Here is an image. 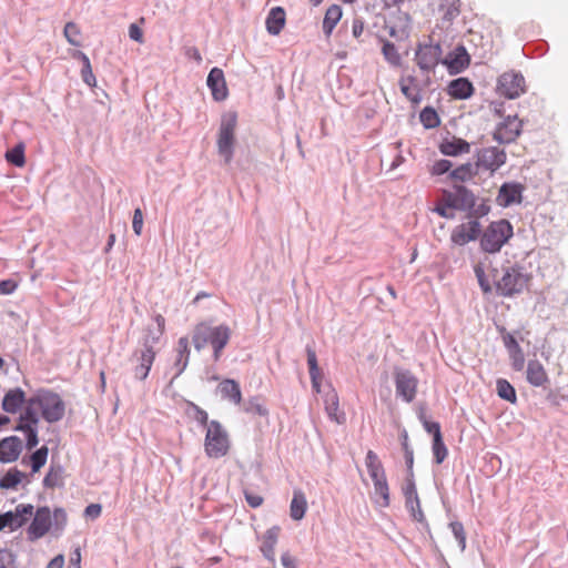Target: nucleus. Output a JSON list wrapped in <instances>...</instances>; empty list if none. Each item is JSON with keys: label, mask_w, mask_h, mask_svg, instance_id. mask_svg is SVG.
I'll use <instances>...</instances> for the list:
<instances>
[{"label": "nucleus", "mask_w": 568, "mask_h": 568, "mask_svg": "<svg viewBox=\"0 0 568 568\" xmlns=\"http://www.w3.org/2000/svg\"><path fill=\"white\" fill-rule=\"evenodd\" d=\"M365 466L367 468L372 481L386 478L384 466L375 452H367L365 457Z\"/></svg>", "instance_id": "28"}, {"label": "nucleus", "mask_w": 568, "mask_h": 568, "mask_svg": "<svg viewBox=\"0 0 568 568\" xmlns=\"http://www.w3.org/2000/svg\"><path fill=\"white\" fill-rule=\"evenodd\" d=\"M17 283L12 280L0 281V294H12L17 288Z\"/></svg>", "instance_id": "63"}, {"label": "nucleus", "mask_w": 568, "mask_h": 568, "mask_svg": "<svg viewBox=\"0 0 568 568\" xmlns=\"http://www.w3.org/2000/svg\"><path fill=\"white\" fill-rule=\"evenodd\" d=\"M475 274H476V277L478 280V283L481 287V290L485 292V293H489L491 291V287L489 285V282L487 281V278L485 277V273H484V270L480 267V266H476L475 267Z\"/></svg>", "instance_id": "61"}, {"label": "nucleus", "mask_w": 568, "mask_h": 568, "mask_svg": "<svg viewBox=\"0 0 568 568\" xmlns=\"http://www.w3.org/2000/svg\"><path fill=\"white\" fill-rule=\"evenodd\" d=\"M49 454V448L47 446H41L30 456L32 471L37 473L40 470L42 466L47 463Z\"/></svg>", "instance_id": "45"}, {"label": "nucleus", "mask_w": 568, "mask_h": 568, "mask_svg": "<svg viewBox=\"0 0 568 568\" xmlns=\"http://www.w3.org/2000/svg\"><path fill=\"white\" fill-rule=\"evenodd\" d=\"M419 119L426 129H433L439 124V116L437 112L429 106H426L425 109L422 110Z\"/></svg>", "instance_id": "46"}, {"label": "nucleus", "mask_w": 568, "mask_h": 568, "mask_svg": "<svg viewBox=\"0 0 568 568\" xmlns=\"http://www.w3.org/2000/svg\"><path fill=\"white\" fill-rule=\"evenodd\" d=\"M33 519L28 527L27 535L30 541L42 538L52 527V517L49 507H40L33 511Z\"/></svg>", "instance_id": "12"}, {"label": "nucleus", "mask_w": 568, "mask_h": 568, "mask_svg": "<svg viewBox=\"0 0 568 568\" xmlns=\"http://www.w3.org/2000/svg\"><path fill=\"white\" fill-rule=\"evenodd\" d=\"M439 150L445 155L457 156L459 154L469 153L470 144L460 138L454 136L450 140L443 141Z\"/></svg>", "instance_id": "26"}, {"label": "nucleus", "mask_w": 568, "mask_h": 568, "mask_svg": "<svg viewBox=\"0 0 568 568\" xmlns=\"http://www.w3.org/2000/svg\"><path fill=\"white\" fill-rule=\"evenodd\" d=\"M207 87L215 101H223L227 98L229 91L224 73L220 68H213L206 79Z\"/></svg>", "instance_id": "18"}, {"label": "nucleus", "mask_w": 568, "mask_h": 568, "mask_svg": "<svg viewBox=\"0 0 568 568\" xmlns=\"http://www.w3.org/2000/svg\"><path fill=\"white\" fill-rule=\"evenodd\" d=\"M102 507L100 504H90L84 509V515L87 518L95 519L101 515Z\"/></svg>", "instance_id": "62"}, {"label": "nucleus", "mask_w": 568, "mask_h": 568, "mask_svg": "<svg viewBox=\"0 0 568 568\" xmlns=\"http://www.w3.org/2000/svg\"><path fill=\"white\" fill-rule=\"evenodd\" d=\"M497 394L500 398L508 400L510 403L516 402V390L513 385L503 378H499L496 383Z\"/></svg>", "instance_id": "42"}, {"label": "nucleus", "mask_w": 568, "mask_h": 568, "mask_svg": "<svg viewBox=\"0 0 568 568\" xmlns=\"http://www.w3.org/2000/svg\"><path fill=\"white\" fill-rule=\"evenodd\" d=\"M508 354H509L511 367L517 372L523 371L525 367V355H524L523 349L520 348V349L514 351Z\"/></svg>", "instance_id": "53"}, {"label": "nucleus", "mask_w": 568, "mask_h": 568, "mask_svg": "<svg viewBox=\"0 0 568 568\" xmlns=\"http://www.w3.org/2000/svg\"><path fill=\"white\" fill-rule=\"evenodd\" d=\"M27 400L26 393L20 387H16L4 394L1 406L6 413L16 414Z\"/></svg>", "instance_id": "21"}, {"label": "nucleus", "mask_w": 568, "mask_h": 568, "mask_svg": "<svg viewBox=\"0 0 568 568\" xmlns=\"http://www.w3.org/2000/svg\"><path fill=\"white\" fill-rule=\"evenodd\" d=\"M129 37L138 43L144 42L143 31L138 23H131L129 26Z\"/></svg>", "instance_id": "58"}, {"label": "nucleus", "mask_w": 568, "mask_h": 568, "mask_svg": "<svg viewBox=\"0 0 568 568\" xmlns=\"http://www.w3.org/2000/svg\"><path fill=\"white\" fill-rule=\"evenodd\" d=\"M521 132V121L516 116L508 115L497 124L493 138L501 144L514 142Z\"/></svg>", "instance_id": "14"}, {"label": "nucleus", "mask_w": 568, "mask_h": 568, "mask_svg": "<svg viewBox=\"0 0 568 568\" xmlns=\"http://www.w3.org/2000/svg\"><path fill=\"white\" fill-rule=\"evenodd\" d=\"M33 515V506L31 504H19L14 510L0 515V531L9 528L14 531L24 526Z\"/></svg>", "instance_id": "10"}, {"label": "nucleus", "mask_w": 568, "mask_h": 568, "mask_svg": "<svg viewBox=\"0 0 568 568\" xmlns=\"http://www.w3.org/2000/svg\"><path fill=\"white\" fill-rule=\"evenodd\" d=\"M22 452V442L18 436H9L0 440V463L16 462Z\"/></svg>", "instance_id": "17"}, {"label": "nucleus", "mask_w": 568, "mask_h": 568, "mask_svg": "<svg viewBox=\"0 0 568 568\" xmlns=\"http://www.w3.org/2000/svg\"><path fill=\"white\" fill-rule=\"evenodd\" d=\"M132 229L136 235H141L143 229V213L141 209H135L132 220Z\"/></svg>", "instance_id": "57"}, {"label": "nucleus", "mask_w": 568, "mask_h": 568, "mask_svg": "<svg viewBox=\"0 0 568 568\" xmlns=\"http://www.w3.org/2000/svg\"><path fill=\"white\" fill-rule=\"evenodd\" d=\"M245 410L247 413L256 414V415H260V416H266L267 415V409L265 408V406L257 398L250 399L248 403L245 406Z\"/></svg>", "instance_id": "54"}, {"label": "nucleus", "mask_w": 568, "mask_h": 568, "mask_svg": "<svg viewBox=\"0 0 568 568\" xmlns=\"http://www.w3.org/2000/svg\"><path fill=\"white\" fill-rule=\"evenodd\" d=\"M221 396L225 399L240 404L242 399L240 385L233 379H225L219 385Z\"/></svg>", "instance_id": "36"}, {"label": "nucleus", "mask_w": 568, "mask_h": 568, "mask_svg": "<svg viewBox=\"0 0 568 568\" xmlns=\"http://www.w3.org/2000/svg\"><path fill=\"white\" fill-rule=\"evenodd\" d=\"M63 33L70 44L74 47L81 45L80 29L74 22H68L64 27Z\"/></svg>", "instance_id": "50"}, {"label": "nucleus", "mask_w": 568, "mask_h": 568, "mask_svg": "<svg viewBox=\"0 0 568 568\" xmlns=\"http://www.w3.org/2000/svg\"><path fill=\"white\" fill-rule=\"evenodd\" d=\"M497 201L503 206H509L521 201V186L517 183H505L500 186Z\"/></svg>", "instance_id": "23"}, {"label": "nucleus", "mask_w": 568, "mask_h": 568, "mask_svg": "<svg viewBox=\"0 0 568 568\" xmlns=\"http://www.w3.org/2000/svg\"><path fill=\"white\" fill-rule=\"evenodd\" d=\"M77 57H79L83 62V68L81 70L83 82L90 87L95 85V77L92 72L91 63L88 55L81 51H78Z\"/></svg>", "instance_id": "43"}, {"label": "nucleus", "mask_w": 568, "mask_h": 568, "mask_svg": "<svg viewBox=\"0 0 568 568\" xmlns=\"http://www.w3.org/2000/svg\"><path fill=\"white\" fill-rule=\"evenodd\" d=\"M527 382L535 387H545L549 382L542 364L537 359H530L526 371Z\"/></svg>", "instance_id": "22"}, {"label": "nucleus", "mask_w": 568, "mask_h": 568, "mask_svg": "<svg viewBox=\"0 0 568 568\" xmlns=\"http://www.w3.org/2000/svg\"><path fill=\"white\" fill-rule=\"evenodd\" d=\"M415 79L413 77H408L407 79H402L399 81V87L402 93L413 103L417 104L420 102L422 97L419 91L413 85Z\"/></svg>", "instance_id": "39"}, {"label": "nucleus", "mask_w": 568, "mask_h": 568, "mask_svg": "<svg viewBox=\"0 0 568 568\" xmlns=\"http://www.w3.org/2000/svg\"><path fill=\"white\" fill-rule=\"evenodd\" d=\"M230 449V438L225 428L217 420H211L206 428L204 452L210 458L224 457Z\"/></svg>", "instance_id": "3"}, {"label": "nucleus", "mask_w": 568, "mask_h": 568, "mask_svg": "<svg viewBox=\"0 0 568 568\" xmlns=\"http://www.w3.org/2000/svg\"><path fill=\"white\" fill-rule=\"evenodd\" d=\"M237 124V115L235 112H227L222 115L217 136V151L229 164L234 154L235 129Z\"/></svg>", "instance_id": "5"}, {"label": "nucleus", "mask_w": 568, "mask_h": 568, "mask_svg": "<svg viewBox=\"0 0 568 568\" xmlns=\"http://www.w3.org/2000/svg\"><path fill=\"white\" fill-rule=\"evenodd\" d=\"M155 327L148 326L139 342V347L133 352L131 359L138 364L134 367L136 379L144 381L151 371L158 349L155 346L164 333L165 320L161 314L154 317Z\"/></svg>", "instance_id": "1"}, {"label": "nucleus", "mask_w": 568, "mask_h": 568, "mask_svg": "<svg viewBox=\"0 0 568 568\" xmlns=\"http://www.w3.org/2000/svg\"><path fill=\"white\" fill-rule=\"evenodd\" d=\"M24 478V474L17 468L10 469L7 474L0 479V488L2 489H12L21 483Z\"/></svg>", "instance_id": "40"}, {"label": "nucleus", "mask_w": 568, "mask_h": 568, "mask_svg": "<svg viewBox=\"0 0 568 568\" xmlns=\"http://www.w3.org/2000/svg\"><path fill=\"white\" fill-rule=\"evenodd\" d=\"M307 500L302 490H294L290 505V516L293 520H301L306 513Z\"/></svg>", "instance_id": "32"}, {"label": "nucleus", "mask_w": 568, "mask_h": 568, "mask_svg": "<svg viewBox=\"0 0 568 568\" xmlns=\"http://www.w3.org/2000/svg\"><path fill=\"white\" fill-rule=\"evenodd\" d=\"M324 406L328 417L337 424L345 422V414L339 413V400L335 389H329L324 394Z\"/></svg>", "instance_id": "25"}, {"label": "nucleus", "mask_w": 568, "mask_h": 568, "mask_svg": "<svg viewBox=\"0 0 568 568\" xmlns=\"http://www.w3.org/2000/svg\"><path fill=\"white\" fill-rule=\"evenodd\" d=\"M456 194V210L459 211H469L475 205V195L471 191L466 189L463 185L455 186Z\"/></svg>", "instance_id": "34"}, {"label": "nucleus", "mask_w": 568, "mask_h": 568, "mask_svg": "<svg viewBox=\"0 0 568 568\" xmlns=\"http://www.w3.org/2000/svg\"><path fill=\"white\" fill-rule=\"evenodd\" d=\"M433 454L435 457L436 464H442L447 456V448L443 442L442 434H437L435 438H433Z\"/></svg>", "instance_id": "48"}, {"label": "nucleus", "mask_w": 568, "mask_h": 568, "mask_svg": "<svg viewBox=\"0 0 568 568\" xmlns=\"http://www.w3.org/2000/svg\"><path fill=\"white\" fill-rule=\"evenodd\" d=\"M374 484V497L375 501L381 507H388L389 506V487L387 483V478L373 481Z\"/></svg>", "instance_id": "37"}, {"label": "nucleus", "mask_w": 568, "mask_h": 568, "mask_svg": "<svg viewBox=\"0 0 568 568\" xmlns=\"http://www.w3.org/2000/svg\"><path fill=\"white\" fill-rule=\"evenodd\" d=\"M433 211L445 219H454L455 216L454 211L442 201L436 204Z\"/></svg>", "instance_id": "60"}, {"label": "nucleus", "mask_w": 568, "mask_h": 568, "mask_svg": "<svg viewBox=\"0 0 568 568\" xmlns=\"http://www.w3.org/2000/svg\"><path fill=\"white\" fill-rule=\"evenodd\" d=\"M503 342H504V345H505L506 349L508 351V353H511L514 351L521 348L520 345L518 344L517 339L510 333H506L503 335Z\"/></svg>", "instance_id": "59"}, {"label": "nucleus", "mask_w": 568, "mask_h": 568, "mask_svg": "<svg viewBox=\"0 0 568 568\" xmlns=\"http://www.w3.org/2000/svg\"><path fill=\"white\" fill-rule=\"evenodd\" d=\"M474 92V87L466 78L453 80L448 85L450 97L459 100L468 99Z\"/></svg>", "instance_id": "27"}, {"label": "nucleus", "mask_w": 568, "mask_h": 568, "mask_svg": "<svg viewBox=\"0 0 568 568\" xmlns=\"http://www.w3.org/2000/svg\"><path fill=\"white\" fill-rule=\"evenodd\" d=\"M506 152L499 146H488L480 149L476 154V163L478 168H483L490 172L497 171L506 163Z\"/></svg>", "instance_id": "11"}, {"label": "nucleus", "mask_w": 568, "mask_h": 568, "mask_svg": "<svg viewBox=\"0 0 568 568\" xmlns=\"http://www.w3.org/2000/svg\"><path fill=\"white\" fill-rule=\"evenodd\" d=\"M442 53L439 43L419 44L415 52V61L423 72L430 73L443 61Z\"/></svg>", "instance_id": "9"}, {"label": "nucleus", "mask_w": 568, "mask_h": 568, "mask_svg": "<svg viewBox=\"0 0 568 568\" xmlns=\"http://www.w3.org/2000/svg\"><path fill=\"white\" fill-rule=\"evenodd\" d=\"M497 92L510 100L519 98L526 92V81L520 72L510 70L499 75Z\"/></svg>", "instance_id": "8"}, {"label": "nucleus", "mask_w": 568, "mask_h": 568, "mask_svg": "<svg viewBox=\"0 0 568 568\" xmlns=\"http://www.w3.org/2000/svg\"><path fill=\"white\" fill-rule=\"evenodd\" d=\"M306 354H307V364H308L312 387L316 393H320L321 392L322 374H321L320 367L317 365L316 353L310 345H307Z\"/></svg>", "instance_id": "31"}, {"label": "nucleus", "mask_w": 568, "mask_h": 568, "mask_svg": "<svg viewBox=\"0 0 568 568\" xmlns=\"http://www.w3.org/2000/svg\"><path fill=\"white\" fill-rule=\"evenodd\" d=\"M382 52H383V55L385 58V60L394 65V67H397L399 65L400 63V55L395 47L394 43L389 42V41H386L384 42L383 44V48H382Z\"/></svg>", "instance_id": "47"}, {"label": "nucleus", "mask_w": 568, "mask_h": 568, "mask_svg": "<svg viewBox=\"0 0 568 568\" xmlns=\"http://www.w3.org/2000/svg\"><path fill=\"white\" fill-rule=\"evenodd\" d=\"M529 276L519 266H508L501 270V276L495 280L499 295L513 296L523 292L527 286Z\"/></svg>", "instance_id": "6"}, {"label": "nucleus", "mask_w": 568, "mask_h": 568, "mask_svg": "<svg viewBox=\"0 0 568 568\" xmlns=\"http://www.w3.org/2000/svg\"><path fill=\"white\" fill-rule=\"evenodd\" d=\"M33 403H39L41 416L48 423H57L64 416L65 404L57 393L41 390L36 394Z\"/></svg>", "instance_id": "7"}, {"label": "nucleus", "mask_w": 568, "mask_h": 568, "mask_svg": "<svg viewBox=\"0 0 568 568\" xmlns=\"http://www.w3.org/2000/svg\"><path fill=\"white\" fill-rule=\"evenodd\" d=\"M418 379L409 372L398 369L395 372L396 395L406 403H410L416 397Z\"/></svg>", "instance_id": "13"}, {"label": "nucleus", "mask_w": 568, "mask_h": 568, "mask_svg": "<svg viewBox=\"0 0 568 568\" xmlns=\"http://www.w3.org/2000/svg\"><path fill=\"white\" fill-rule=\"evenodd\" d=\"M470 62L469 54L465 47H457L446 59L442 61L443 64L448 67L450 73H459L468 67Z\"/></svg>", "instance_id": "20"}, {"label": "nucleus", "mask_w": 568, "mask_h": 568, "mask_svg": "<svg viewBox=\"0 0 568 568\" xmlns=\"http://www.w3.org/2000/svg\"><path fill=\"white\" fill-rule=\"evenodd\" d=\"M280 527L273 526L266 530L263 536L261 551L264 557L271 561L273 565L275 564V546L278 540Z\"/></svg>", "instance_id": "24"}, {"label": "nucleus", "mask_w": 568, "mask_h": 568, "mask_svg": "<svg viewBox=\"0 0 568 568\" xmlns=\"http://www.w3.org/2000/svg\"><path fill=\"white\" fill-rule=\"evenodd\" d=\"M438 12L444 21L450 22L459 13L458 0H438Z\"/></svg>", "instance_id": "38"}, {"label": "nucleus", "mask_w": 568, "mask_h": 568, "mask_svg": "<svg viewBox=\"0 0 568 568\" xmlns=\"http://www.w3.org/2000/svg\"><path fill=\"white\" fill-rule=\"evenodd\" d=\"M405 496V506L414 520L425 523V515L420 508L417 489L413 478H408L403 489Z\"/></svg>", "instance_id": "16"}, {"label": "nucleus", "mask_w": 568, "mask_h": 568, "mask_svg": "<svg viewBox=\"0 0 568 568\" xmlns=\"http://www.w3.org/2000/svg\"><path fill=\"white\" fill-rule=\"evenodd\" d=\"M511 236L513 226L507 220L495 221L484 231L480 246L485 252L496 253Z\"/></svg>", "instance_id": "4"}, {"label": "nucleus", "mask_w": 568, "mask_h": 568, "mask_svg": "<svg viewBox=\"0 0 568 568\" xmlns=\"http://www.w3.org/2000/svg\"><path fill=\"white\" fill-rule=\"evenodd\" d=\"M231 337V329L226 325L210 326L201 323L194 327L192 343L197 352H201L207 344L213 348L214 361H219L223 348Z\"/></svg>", "instance_id": "2"}, {"label": "nucleus", "mask_w": 568, "mask_h": 568, "mask_svg": "<svg viewBox=\"0 0 568 568\" xmlns=\"http://www.w3.org/2000/svg\"><path fill=\"white\" fill-rule=\"evenodd\" d=\"M51 517L53 530L57 535H60L64 530L68 520L64 509L55 508Z\"/></svg>", "instance_id": "49"}, {"label": "nucleus", "mask_w": 568, "mask_h": 568, "mask_svg": "<svg viewBox=\"0 0 568 568\" xmlns=\"http://www.w3.org/2000/svg\"><path fill=\"white\" fill-rule=\"evenodd\" d=\"M62 483V469H53L51 468L49 473L43 478V485L48 488H53L60 486Z\"/></svg>", "instance_id": "51"}, {"label": "nucleus", "mask_w": 568, "mask_h": 568, "mask_svg": "<svg viewBox=\"0 0 568 568\" xmlns=\"http://www.w3.org/2000/svg\"><path fill=\"white\" fill-rule=\"evenodd\" d=\"M193 409L195 412L194 418L196 419V422H199L201 425H205L207 427V425L210 423L207 413L196 405H193Z\"/></svg>", "instance_id": "64"}, {"label": "nucleus", "mask_w": 568, "mask_h": 568, "mask_svg": "<svg viewBox=\"0 0 568 568\" xmlns=\"http://www.w3.org/2000/svg\"><path fill=\"white\" fill-rule=\"evenodd\" d=\"M481 232L480 223L477 220H470L466 223L457 225L450 235V240L455 245L464 246L475 241Z\"/></svg>", "instance_id": "15"}, {"label": "nucleus", "mask_w": 568, "mask_h": 568, "mask_svg": "<svg viewBox=\"0 0 568 568\" xmlns=\"http://www.w3.org/2000/svg\"><path fill=\"white\" fill-rule=\"evenodd\" d=\"M6 159L9 163L16 166H23V164L26 163L23 144L20 143L12 148L11 150L7 151Z\"/></svg>", "instance_id": "44"}, {"label": "nucleus", "mask_w": 568, "mask_h": 568, "mask_svg": "<svg viewBox=\"0 0 568 568\" xmlns=\"http://www.w3.org/2000/svg\"><path fill=\"white\" fill-rule=\"evenodd\" d=\"M16 560L17 557L13 552L9 550L0 551V568H17Z\"/></svg>", "instance_id": "55"}, {"label": "nucleus", "mask_w": 568, "mask_h": 568, "mask_svg": "<svg viewBox=\"0 0 568 568\" xmlns=\"http://www.w3.org/2000/svg\"><path fill=\"white\" fill-rule=\"evenodd\" d=\"M450 530L455 538L458 541V545L460 547V550L464 551L466 548V534L464 530V526L459 521H453L449 524Z\"/></svg>", "instance_id": "52"}, {"label": "nucleus", "mask_w": 568, "mask_h": 568, "mask_svg": "<svg viewBox=\"0 0 568 568\" xmlns=\"http://www.w3.org/2000/svg\"><path fill=\"white\" fill-rule=\"evenodd\" d=\"M189 338L186 336L180 337L176 345V358L172 365V369L174 374L172 376L171 383L175 378H178L187 367L190 359V347H189Z\"/></svg>", "instance_id": "19"}, {"label": "nucleus", "mask_w": 568, "mask_h": 568, "mask_svg": "<svg viewBox=\"0 0 568 568\" xmlns=\"http://www.w3.org/2000/svg\"><path fill=\"white\" fill-rule=\"evenodd\" d=\"M14 430L22 432L26 435V447L28 450L33 449L38 443V426L17 425Z\"/></svg>", "instance_id": "41"}, {"label": "nucleus", "mask_w": 568, "mask_h": 568, "mask_svg": "<svg viewBox=\"0 0 568 568\" xmlns=\"http://www.w3.org/2000/svg\"><path fill=\"white\" fill-rule=\"evenodd\" d=\"M342 18V8L337 4H332L327 8L323 20V32L329 37Z\"/></svg>", "instance_id": "35"}, {"label": "nucleus", "mask_w": 568, "mask_h": 568, "mask_svg": "<svg viewBox=\"0 0 568 568\" xmlns=\"http://www.w3.org/2000/svg\"><path fill=\"white\" fill-rule=\"evenodd\" d=\"M453 164L448 160H439L434 163L432 168V174L442 175L450 171Z\"/></svg>", "instance_id": "56"}, {"label": "nucleus", "mask_w": 568, "mask_h": 568, "mask_svg": "<svg viewBox=\"0 0 568 568\" xmlns=\"http://www.w3.org/2000/svg\"><path fill=\"white\" fill-rule=\"evenodd\" d=\"M479 168L477 163H464L449 172V178L457 182H467L478 174Z\"/></svg>", "instance_id": "33"}, {"label": "nucleus", "mask_w": 568, "mask_h": 568, "mask_svg": "<svg viewBox=\"0 0 568 568\" xmlns=\"http://www.w3.org/2000/svg\"><path fill=\"white\" fill-rule=\"evenodd\" d=\"M266 30L273 36L280 34L285 24V11L281 7L271 9L266 18Z\"/></svg>", "instance_id": "30"}, {"label": "nucleus", "mask_w": 568, "mask_h": 568, "mask_svg": "<svg viewBox=\"0 0 568 568\" xmlns=\"http://www.w3.org/2000/svg\"><path fill=\"white\" fill-rule=\"evenodd\" d=\"M36 400V395L30 397L24 404L26 407L20 415L18 425H26L29 426H38L40 422L39 417V403H33Z\"/></svg>", "instance_id": "29"}]
</instances>
